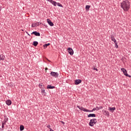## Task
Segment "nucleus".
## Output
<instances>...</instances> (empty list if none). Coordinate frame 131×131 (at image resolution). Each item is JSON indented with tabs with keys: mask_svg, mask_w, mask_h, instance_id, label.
Here are the masks:
<instances>
[{
	"mask_svg": "<svg viewBox=\"0 0 131 131\" xmlns=\"http://www.w3.org/2000/svg\"><path fill=\"white\" fill-rule=\"evenodd\" d=\"M39 88H41V86H42V85L39 84Z\"/></svg>",
	"mask_w": 131,
	"mask_h": 131,
	"instance_id": "obj_31",
	"label": "nucleus"
},
{
	"mask_svg": "<svg viewBox=\"0 0 131 131\" xmlns=\"http://www.w3.org/2000/svg\"><path fill=\"white\" fill-rule=\"evenodd\" d=\"M60 122L62 123V124H65V123L63 121H61Z\"/></svg>",
	"mask_w": 131,
	"mask_h": 131,
	"instance_id": "obj_30",
	"label": "nucleus"
},
{
	"mask_svg": "<svg viewBox=\"0 0 131 131\" xmlns=\"http://www.w3.org/2000/svg\"><path fill=\"white\" fill-rule=\"evenodd\" d=\"M38 45V42L36 41H34L33 43V46H34V47H37Z\"/></svg>",
	"mask_w": 131,
	"mask_h": 131,
	"instance_id": "obj_17",
	"label": "nucleus"
},
{
	"mask_svg": "<svg viewBox=\"0 0 131 131\" xmlns=\"http://www.w3.org/2000/svg\"><path fill=\"white\" fill-rule=\"evenodd\" d=\"M50 43H46L43 45V47L45 48V49H46V48H48V47H49V46H50Z\"/></svg>",
	"mask_w": 131,
	"mask_h": 131,
	"instance_id": "obj_19",
	"label": "nucleus"
},
{
	"mask_svg": "<svg viewBox=\"0 0 131 131\" xmlns=\"http://www.w3.org/2000/svg\"><path fill=\"white\" fill-rule=\"evenodd\" d=\"M68 52L69 54H70V55H71V56H72L73 55V54H74L73 49H72V48H68Z\"/></svg>",
	"mask_w": 131,
	"mask_h": 131,
	"instance_id": "obj_5",
	"label": "nucleus"
},
{
	"mask_svg": "<svg viewBox=\"0 0 131 131\" xmlns=\"http://www.w3.org/2000/svg\"><path fill=\"white\" fill-rule=\"evenodd\" d=\"M31 27H33V28H35V27H36V24H35V23H33V24H32Z\"/></svg>",
	"mask_w": 131,
	"mask_h": 131,
	"instance_id": "obj_24",
	"label": "nucleus"
},
{
	"mask_svg": "<svg viewBox=\"0 0 131 131\" xmlns=\"http://www.w3.org/2000/svg\"><path fill=\"white\" fill-rule=\"evenodd\" d=\"M94 70H96V71H98V70H97V69H96V68H94Z\"/></svg>",
	"mask_w": 131,
	"mask_h": 131,
	"instance_id": "obj_32",
	"label": "nucleus"
},
{
	"mask_svg": "<svg viewBox=\"0 0 131 131\" xmlns=\"http://www.w3.org/2000/svg\"><path fill=\"white\" fill-rule=\"evenodd\" d=\"M57 5L58 7H60L61 8H63V6L62 5V4L59 3H57Z\"/></svg>",
	"mask_w": 131,
	"mask_h": 131,
	"instance_id": "obj_23",
	"label": "nucleus"
},
{
	"mask_svg": "<svg viewBox=\"0 0 131 131\" xmlns=\"http://www.w3.org/2000/svg\"><path fill=\"white\" fill-rule=\"evenodd\" d=\"M31 34H34L36 36H40V33H39V32H38L37 31H34L31 33Z\"/></svg>",
	"mask_w": 131,
	"mask_h": 131,
	"instance_id": "obj_9",
	"label": "nucleus"
},
{
	"mask_svg": "<svg viewBox=\"0 0 131 131\" xmlns=\"http://www.w3.org/2000/svg\"><path fill=\"white\" fill-rule=\"evenodd\" d=\"M88 117H96V114H90L89 115H88Z\"/></svg>",
	"mask_w": 131,
	"mask_h": 131,
	"instance_id": "obj_14",
	"label": "nucleus"
},
{
	"mask_svg": "<svg viewBox=\"0 0 131 131\" xmlns=\"http://www.w3.org/2000/svg\"><path fill=\"white\" fill-rule=\"evenodd\" d=\"M41 93L42 95H43V96H46V91H45V90H42L41 89Z\"/></svg>",
	"mask_w": 131,
	"mask_h": 131,
	"instance_id": "obj_20",
	"label": "nucleus"
},
{
	"mask_svg": "<svg viewBox=\"0 0 131 131\" xmlns=\"http://www.w3.org/2000/svg\"><path fill=\"white\" fill-rule=\"evenodd\" d=\"M6 103L8 106H10L12 104V101H11V100H8L6 101Z\"/></svg>",
	"mask_w": 131,
	"mask_h": 131,
	"instance_id": "obj_12",
	"label": "nucleus"
},
{
	"mask_svg": "<svg viewBox=\"0 0 131 131\" xmlns=\"http://www.w3.org/2000/svg\"><path fill=\"white\" fill-rule=\"evenodd\" d=\"M24 130V126L21 125L20 126V130L22 131Z\"/></svg>",
	"mask_w": 131,
	"mask_h": 131,
	"instance_id": "obj_21",
	"label": "nucleus"
},
{
	"mask_svg": "<svg viewBox=\"0 0 131 131\" xmlns=\"http://www.w3.org/2000/svg\"><path fill=\"white\" fill-rule=\"evenodd\" d=\"M47 89H49L50 90H52L53 89H55V86H52L51 85H47Z\"/></svg>",
	"mask_w": 131,
	"mask_h": 131,
	"instance_id": "obj_15",
	"label": "nucleus"
},
{
	"mask_svg": "<svg viewBox=\"0 0 131 131\" xmlns=\"http://www.w3.org/2000/svg\"><path fill=\"white\" fill-rule=\"evenodd\" d=\"M81 80L80 79H76L75 80V84L77 85L78 84H79V83H81Z\"/></svg>",
	"mask_w": 131,
	"mask_h": 131,
	"instance_id": "obj_10",
	"label": "nucleus"
},
{
	"mask_svg": "<svg viewBox=\"0 0 131 131\" xmlns=\"http://www.w3.org/2000/svg\"><path fill=\"white\" fill-rule=\"evenodd\" d=\"M47 127H48V128H49V129H50V130L52 129L51 128V125H48Z\"/></svg>",
	"mask_w": 131,
	"mask_h": 131,
	"instance_id": "obj_27",
	"label": "nucleus"
},
{
	"mask_svg": "<svg viewBox=\"0 0 131 131\" xmlns=\"http://www.w3.org/2000/svg\"><path fill=\"white\" fill-rule=\"evenodd\" d=\"M1 60H4V59H3V58H0V61H1Z\"/></svg>",
	"mask_w": 131,
	"mask_h": 131,
	"instance_id": "obj_35",
	"label": "nucleus"
},
{
	"mask_svg": "<svg viewBox=\"0 0 131 131\" xmlns=\"http://www.w3.org/2000/svg\"><path fill=\"white\" fill-rule=\"evenodd\" d=\"M4 123H6V121H5V122H4Z\"/></svg>",
	"mask_w": 131,
	"mask_h": 131,
	"instance_id": "obj_36",
	"label": "nucleus"
},
{
	"mask_svg": "<svg viewBox=\"0 0 131 131\" xmlns=\"http://www.w3.org/2000/svg\"><path fill=\"white\" fill-rule=\"evenodd\" d=\"M47 22L48 24L50 25V26H54V24L50 19H47Z\"/></svg>",
	"mask_w": 131,
	"mask_h": 131,
	"instance_id": "obj_11",
	"label": "nucleus"
},
{
	"mask_svg": "<svg viewBox=\"0 0 131 131\" xmlns=\"http://www.w3.org/2000/svg\"><path fill=\"white\" fill-rule=\"evenodd\" d=\"M77 108H79V109L80 110H81V111H84V112H86V108H84V107H83L82 106H80L79 105H77Z\"/></svg>",
	"mask_w": 131,
	"mask_h": 131,
	"instance_id": "obj_7",
	"label": "nucleus"
},
{
	"mask_svg": "<svg viewBox=\"0 0 131 131\" xmlns=\"http://www.w3.org/2000/svg\"><path fill=\"white\" fill-rule=\"evenodd\" d=\"M86 112H94V111L92 110H88V109H86Z\"/></svg>",
	"mask_w": 131,
	"mask_h": 131,
	"instance_id": "obj_26",
	"label": "nucleus"
},
{
	"mask_svg": "<svg viewBox=\"0 0 131 131\" xmlns=\"http://www.w3.org/2000/svg\"><path fill=\"white\" fill-rule=\"evenodd\" d=\"M28 35H29V36H30V34H29L28 32H27Z\"/></svg>",
	"mask_w": 131,
	"mask_h": 131,
	"instance_id": "obj_34",
	"label": "nucleus"
},
{
	"mask_svg": "<svg viewBox=\"0 0 131 131\" xmlns=\"http://www.w3.org/2000/svg\"><path fill=\"white\" fill-rule=\"evenodd\" d=\"M121 8L125 12H127L130 8V3L128 0H125L121 3Z\"/></svg>",
	"mask_w": 131,
	"mask_h": 131,
	"instance_id": "obj_1",
	"label": "nucleus"
},
{
	"mask_svg": "<svg viewBox=\"0 0 131 131\" xmlns=\"http://www.w3.org/2000/svg\"><path fill=\"white\" fill-rule=\"evenodd\" d=\"M117 43H118L117 42H116V43H115V47L116 49H118V45H117Z\"/></svg>",
	"mask_w": 131,
	"mask_h": 131,
	"instance_id": "obj_25",
	"label": "nucleus"
},
{
	"mask_svg": "<svg viewBox=\"0 0 131 131\" xmlns=\"http://www.w3.org/2000/svg\"><path fill=\"white\" fill-rule=\"evenodd\" d=\"M50 75L53 77H55V78H57V77L59 76V73L55 72H51L50 73Z\"/></svg>",
	"mask_w": 131,
	"mask_h": 131,
	"instance_id": "obj_4",
	"label": "nucleus"
},
{
	"mask_svg": "<svg viewBox=\"0 0 131 131\" xmlns=\"http://www.w3.org/2000/svg\"><path fill=\"white\" fill-rule=\"evenodd\" d=\"M90 8H91V6H90V5H86V6H85L86 10H90Z\"/></svg>",
	"mask_w": 131,
	"mask_h": 131,
	"instance_id": "obj_22",
	"label": "nucleus"
},
{
	"mask_svg": "<svg viewBox=\"0 0 131 131\" xmlns=\"http://www.w3.org/2000/svg\"><path fill=\"white\" fill-rule=\"evenodd\" d=\"M0 11H2V6L0 5Z\"/></svg>",
	"mask_w": 131,
	"mask_h": 131,
	"instance_id": "obj_33",
	"label": "nucleus"
},
{
	"mask_svg": "<svg viewBox=\"0 0 131 131\" xmlns=\"http://www.w3.org/2000/svg\"><path fill=\"white\" fill-rule=\"evenodd\" d=\"M111 39H112V41H114L115 42V43L116 42H117V41L115 39V38H114V36H111Z\"/></svg>",
	"mask_w": 131,
	"mask_h": 131,
	"instance_id": "obj_13",
	"label": "nucleus"
},
{
	"mask_svg": "<svg viewBox=\"0 0 131 131\" xmlns=\"http://www.w3.org/2000/svg\"><path fill=\"white\" fill-rule=\"evenodd\" d=\"M48 2H49V3H51V4H52V5H53L54 6V7H56L57 6V2H56L55 1H54L53 0H47Z\"/></svg>",
	"mask_w": 131,
	"mask_h": 131,
	"instance_id": "obj_6",
	"label": "nucleus"
},
{
	"mask_svg": "<svg viewBox=\"0 0 131 131\" xmlns=\"http://www.w3.org/2000/svg\"><path fill=\"white\" fill-rule=\"evenodd\" d=\"M104 114L105 116H109L110 115L109 112L107 111H104Z\"/></svg>",
	"mask_w": 131,
	"mask_h": 131,
	"instance_id": "obj_16",
	"label": "nucleus"
},
{
	"mask_svg": "<svg viewBox=\"0 0 131 131\" xmlns=\"http://www.w3.org/2000/svg\"><path fill=\"white\" fill-rule=\"evenodd\" d=\"M97 119H91L89 122V125L90 126H94V125L97 123Z\"/></svg>",
	"mask_w": 131,
	"mask_h": 131,
	"instance_id": "obj_2",
	"label": "nucleus"
},
{
	"mask_svg": "<svg viewBox=\"0 0 131 131\" xmlns=\"http://www.w3.org/2000/svg\"><path fill=\"white\" fill-rule=\"evenodd\" d=\"M96 110H100V107L97 106L96 107L93 108V111H96Z\"/></svg>",
	"mask_w": 131,
	"mask_h": 131,
	"instance_id": "obj_18",
	"label": "nucleus"
},
{
	"mask_svg": "<svg viewBox=\"0 0 131 131\" xmlns=\"http://www.w3.org/2000/svg\"><path fill=\"white\" fill-rule=\"evenodd\" d=\"M115 110H116V108L115 107H108V111H110L112 113H113V112H114V111H115Z\"/></svg>",
	"mask_w": 131,
	"mask_h": 131,
	"instance_id": "obj_8",
	"label": "nucleus"
},
{
	"mask_svg": "<svg viewBox=\"0 0 131 131\" xmlns=\"http://www.w3.org/2000/svg\"><path fill=\"white\" fill-rule=\"evenodd\" d=\"M2 128H4V127H5V123H2Z\"/></svg>",
	"mask_w": 131,
	"mask_h": 131,
	"instance_id": "obj_28",
	"label": "nucleus"
},
{
	"mask_svg": "<svg viewBox=\"0 0 131 131\" xmlns=\"http://www.w3.org/2000/svg\"><path fill=\"white\" fill-rule=\"evenodd\" d=\"M35 24H36V26H38L39 25V23H36Z\"/></svg>",
	"mask_w": 131,
	"mask_h": 131,
	"instance_id": "obj_29",
	"label": "nucleus"
},
{
	"mask_svg": "<svg viewBox=\"0 0 131 131\" xmlns=\"http://www.w3.org/2000/svg\"><path fill=\"white\" fill-rule=\"evenodd\" d=\"M121 71H122L124 75H125V76H127V77H131V76L127 74V72L126 71V70H125V69L124 68H122L121 69Z\"/></svg>",
	"mask_w": 131,
	"mask_h": 131,
	"instance_id": "obj_3",
	"label": "nucleus"
}]
</instances>
